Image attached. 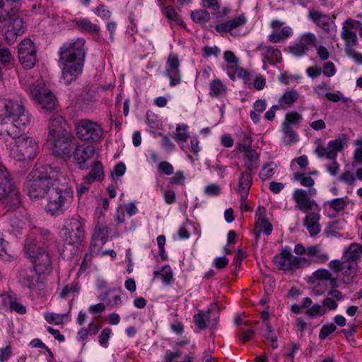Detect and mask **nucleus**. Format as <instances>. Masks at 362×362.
Here are the masks:
<instances>
[{
    "label": "nucleus",
    "mask_w": 362,
    "mask_h": 362,
    "mask_svg": "<svg viewBox=\"0 0 362 362\" xmlns=\"http://www.w3.org/2000/svg\"><path fill=\"white\" fill-rule=\"evenodd\" d=\"M6 118L11 119L12 124L6 134L1 135L5 139L11 156L18 160L34 158L37 148L36 141L30 136H20V130L28 127L31 121L21 95L0 99V122Z\"/></svg>",
    "instance_id": "f257e3e1"
},
{
    "label": "nucleus",
    "mask_w": 362,
    "mask_h": 362,
    "mask_svg": "<svg viewBox=\"0 0 362 362\" xmlns=\"http://www.w3.org/2000/svg\"><path fill=\"white\" fill-rule=\"evenodd\" d=\"M85 44V40L80 37L64 43L60 48L62 80L66 84L71 83L82 72L86 57Z\"/></svg>",
    "instance_id": "f03ea898"
},
{
    "label": "nucleus",
    "mask_w": 362,
    "mask_h": 362,
    "mask_svg": "<svg viewBox=\"0 0 362 362\" xmlns=\"http://www.w3.org/2000/svg\"><path fill=\"white\" fill-rule=\"evenodd\" d=\"M58 168L51 165H36L27 177L25 189L31 199H42L60 182Z\"/></svg>",
    "instance_id": "7ed1b4c3"
},
{
    "label": "nucleus",
    "mask_w": 362,
    "mask_h": 362,
    "mask_svg": "<svg viewBox=\"0 0 362 362\" xmlns=\"http://www.w3.org/2000/svg\"><path fill=\"white\" fill-rule=\"evenodd\" d=\"M86 237V221L80 217H71L64 221L62 228L64 242L62 253L73 256L79 250Z\"/></svg>",
    "instance_id": "20e7f679"
},
{
    "label": "nucleus",
    "mask_w": 362,
    "mask_h": 362,
    "mask_svg": "<svg viewBox=\"0 0 362 362\" xmlns=\"http://www.w3.org/2000/svg\"><path fill=\"white\" fill-rule=\"evenodd\" d=\"M71 189L64 184L57 182L48 195L46 211L52 215L64 213L72 201Z\"/></svg>",
    "instance_id": "39448f33"
},
{
    "label": "nucleus",
    "mask_w": 362,
    "mask_h": 362,
    "mask_svg": "<svg viewBox=\"0 0 362 362\" xmlns=\"http://www.w3.org/2000/svg\"><path fill=\"white\" fill-rule=\"evenodd\" d=\"M27 93L41 109L52 111L57 105V99L43 81L32 83L26 89Z\"/></svg>",
    "instance_id": "423d86ee"
},
{
    "label": "nucleus",
    "mask_w": 362,
    "mask_h": 362,
    "mask_svg": "<svg viewBox=\"0 0 362 362\" xmlns=\"http://www.w3.org/2000/svg\"><path fill=\"white\" fill-rule=\"evenodd\" d=\"M25 249L37 274H43L49 272L51 264L50 257L43 244L35 240L30 241L26 244Z\"/></svg>",
    "instance_id": "0eeeda50"
},
{
    "label": "nucleus",
    "mask_w": 362,
    "mask_h": 362,
    "mask_svg": "<svg viewBox=\"0 0 362 362\" xmlns=\"http://www.w3.org/2000/svg\"><path fill=\"white\" fill-rule=\"evenodd\" d=\"M77 137L83 141L96 143L103 136V129L96 121L83 119L76 123Z\"/></svg>",
    "instance_id": "6e6552de"
},
{
    "label": "nucleus",
    "mask_w": 362,
    "mask_h": 362,
    "mask_svg": "<svg viewBox=\"0 0 362 362\" xmlns=\"http://www.w3.org/2000/svg\"><path fill=\"white\" fill-rule=\"evenodd\" d=\"M273 262L278 269L286 272L310 265L306 258L293 255L288 247L283 248L279 254L274 256Z\"/></svg>",
    "instance_id": "1a4fd4ad"
},
{
    "label": "nucleus",
    "mask_w": 362,
    "mask_h": 362,
    "mask_svg": "<svg viewBox=\"0 0 362 362\" xmlns=\"http://www.w3.org/2000/svg\"><path fill=\"white\" fill-rule=\"evenodd\" d=\"M352 21H348L342 27L341 37L345 43V52L346 55L353 59L356 64L362 65V54L357 52L354 47L358 45V37L355 31H351L353 27Z\"/></svg>",
    "instance_id": "9d476101"
},
{
    "label": "nucleus",
    "mask_w": 362,
    "mask_h": 362,
    "mask_svg": "<svg viewBox=\"0 0 362 362\" xmlns=\"http://www.w3.org/2000/svg\"><path fill=\"white\" fill-rule=\"evenodd\" d=\"M73 136L71 132L47 137L53 154L60 157H68L71 151Z\"/></svg>",
    "instance_id": "9b49d317"
},
{
    "label": "nucleus",
    "mask_w": 362,
    "mask_h": 362,
    "mask_svg": "<svg viewBox=\"0 0 362 362\" xmlns=\"http://www.w3.org/2000/svg\"><path fill=\"white\" fill-rule=\"evenodd\" d=\"M9 198L13 204L20 203L18 191L15 187L10 173L4 166H0V200Z\"/></svg>",
    "instance_id": "f8f14e48"
},
{
    "label": "nucleus",
    "mask_w": 362,
    "mask_h": 362,
    "mask_svg": "<svg viewBox=\"0 0 362 362\" xmlns=\"http://www.w3.org/2000/svg\"><path fill=\"white\" fill-rule=\"evenodd\" d=\"M19 61L25 69L33 68L36 63V50L33 41L25 38L18 45Z\"/></svg>",
    "instance_id": "ddd939ff"
},
{
    "label": "nucleus",
    "mask_w": 362,
    "mask_h": 362,
    "mask_svg": "<svg viewBox=\"0 0 362 362\" xmlns=\"http://www.w3.org/2000/svg\"><path fill=\"white\" fill-rule=\"evenodd\" d=\"M272 33L268 35V40L271 43H279L284 42L293 35V28L286 25V23L279 20L274 19L270 23Z\"/></svg>",
    "instance_id": "4468645a"
},
{
    "label": "nucleus",
    "mask_w": 362,
    "mask_h": 362,
    "mask_svg": "<svg viewBox=\"0 0 362 362\" xmlns=\"http://www.w3.org/2000/svg\"><path fill=\"white\" fill-rule=\"evenodd\" d=\"M308 18L327 33L336 31L337 26L334 19L319 10L310 9L308 13Z\"/></svg>",
    "instance_id": "2eb2a0df"
},
{
    "label": "nucleus",
    "mask_w": 362,
    "mask_h": 362,
    "mask_svg": "<svg viewBox=\"0 0 362 362\" xmlns=\"http://www.w3.org/2000/svg\"><path fill=\"white\" fill-rule=\"evenodd\" d=\"M267 209L263 206H259L255 213V222L254 233L257 241L259 240L262 233L269 235L273 226L266 217Z\"/></svg>",
    "instance_id": "dca6fc26"
},
{
    "label": "nucleus",
    "mask_w": 362,
    "mask_h": 362,
    "mask_svg": "<svg viewBox=\"0 0 362 362\" xmlns=\"http://www.w3.org/2000/svg\"><path fill=\"white\" fill-rule=\"evenodd\" d=\"M257 50L262 52L264 69H266L267 65H275L280 63L282 60L281 52L279 49L274 47L267 45L262 42L257 47Z\"/></svg>",
    "instance_id": "f3484780"
},
{
    "label": "nucleus",
    "mask_w": 362,
    "mask_h": 362,
    "mask_svg": "<svg viewBox=\"0 0 362 362\" xmlns=\"http://www.w3.org/2000/svg\"><path fill=\"white\" fill-rule=\"evenodd\" d=\"M108 238V228L105 225L98 223L93 230L90 243V251L98 255L100 249L107 242Z\"/></svg>",
    "instance_id": "a211bd4d"
},
{
    "label": "nucleus",
    "mask_w": 362,
    "mask_h": 362,
    "mask_svg": "<svg viewBox=\"0 0 362 362\" xmlns=\"http://www.w3.org/2000/svg\"><path fill=\"white\" fill-rule=\"evenodd\" d=\"M70 131L68 128V124L65 119L58 115L53 114L49 119L48 122V136L47 137L56 135H60L65 133H69Z\"/></svg>",
    "instance_id": "6ab92c4d"
},
{
    "label": "nucleus",
    "mask_w": 362,
    "mask_h": 362,
    "mask_svg": "<svg viewBox=\"0 0 362 362\" xmlns=\"http://www.w3.org/2000/svg\"><path fill=\"white\" fill-rule=\"evenodd\" d=\"M293 198L296 204V207L302 211L308 212L312 210L314 206L317 207L316 202L307 197V192L304 189H296L293 192Z\"/></svg>",
    "instance_id": "aec40b11"
},
{
    "label": "nucleus",
    "mask_w": 362,
    "mask_h": 362,
    "mask_svg": "<svg viewBox=\"0 0 362 362\" xmlns=\"http://www.w3.org/2000/svg\"><path fill=\"white\" fill-rule=\"evenodd\" d=\"M23 33V20L21 18L12 19L7 25L5 38L8 43H13L17 36Z\"/></svg>",
    "instance_id": "412c9836"
},
{
    "label": "nucleus",
    "mask_w": 362,
    "mask_h": 362,
    "mask_svg": "<svg viewBox=\"0 0 362 362\" xmlns=\"http://www.w3.org/2000/svg\"><path fill=\"white\" fill-rule=\"evenodd\" d=\"M211 310L206 311L199 310V313L194 315V324L200 329H204L208 325L215 326L218 320L217 313L214 315L213 320H211Z\"/></svg>",
    "instance_id": "4be33fe9"
},
{
    "label": "nucleus",
    "mask_w": 362,
    "mask_h": 362,
    "mask_svg": "<svg viewBox=\"0 0 362 362\" xmlns=\"http://www.w3.org/2000/svg\"><path fill=\"white\" fill-rule=\"evenodd\" d=\"M320 219V215L319 212L313 211L308 213L303 220V226L312 237L317 235L321 231V226L319 223Z\"/></svg>",
    "instance_id": "5701e85b"
},
{
    "label": "nucleus",
    "mask_w": 362,
    "mask_h": 362,
    "mask_svg": "<svg viewBox=\"0 0 362 362\" xmlns=\"http://www.w3.org/2000/svg\"><path fill=\"white\" fill-rule=\"evenodd\" d=\"M2 303L8 305L11 310L19 314H25L26 308L18 300L16 295L12 292H8L1 296Z\"/></svg>",
    "instance_id": "b1692460"
},
{
    "label": "nucleus",
    "mask_w": 362,
    "mask_h": 362,
    "mask_svg": "<svg viewBox=\"0 0 362 362\" xmlns=\"http://www.w3.org/2000/svg\"><path fill=\"white\" fill-rule=\"evenodd\" d=\"M94 153L95 148L93 146H78L74 152V159L80 168H83L85 163L93 156Z\"/></svg>",
    "instance_id": "393cba45"
},
{
    "label": "nucleus",
    "mask_w": 362,
    "mask_h": 362,
    "mask_svg": "<svg viewBox=\"0 0 362 362\" xmlns=\"http://www.w3.org/2000/svg\"><path fill=\"white\" fill-rule=\"evenodd\" d=\"M244 167L249 171L252 172L258 165L259 160V153L252 148L244 147L243 151Z\"/></svg>",
    "instance_id": "a878e982"
},
{
    "label": "nucleus",
    "mask_w": 362,
    "mask_h": 362,
    "mask_svg": "<svg viewBox=\"0 0 362 362\" xmlns=\"http://www.w3.org/2000/svg\"><path fill=\"white\" fill-rule=\"evenodd\" d=\"M247 19L243 16H238L233 19L228 20L216 25V30L218 33L230 32L233 30L243 26Z\"/></svg>",
    "instance_id": "bb28decb"
},
{
    "label": "nucleus",
    "mask_w": 362,
    "mask_h": 362,
    "mask_svg": "<svg viewBox=\"0 0 362 362\" xmlns=\"http://www.w3.org/2000/svg\"><path fill=\"white\" fill-rule=\"evenodd\" d=\"M252 185V176L251 172H242L238 179L237 192L243 198L248 196Z\"/></svg>",
    "instance_id": "cd10ccee"
},
{
    "label": "nucleus",
    "mask_w": 362,
    "mask_h": 362,
    "mask_svg": "<svg viewBox=\"0 0 362 362\" xmlns=\"http://www.w3.org/2000/svg\"><path fill=\"white\" fill-rule=\"evenodd\" d=\"M73 23L83 33L94 34L99 33L100 30V28L98 24L93 23L86 18H75L73 20Z\"/></svg>",
    "instance_id": "c85d7f7f"
},
{
    "label": "nucleus",
    "mask_w": 362,
    "mask_h": 362,
    "mask_svg": "<svg viewBox=\"0 0 362 362\" xmlns=\"http://www.w3.org/2000/svg\"><path fill=\"white\" fill-rule=\"evenodd\" d=\"M307 255L313 259L315 263L322 264L326 262L329 257L318 245H312L307 248Z\"/></svg>",
    "instance_id": "c756f323"
},
{
    "label": "nucleus",
    "mask_w": 362,
    "mask_h": 362,
    "mask_svg": "<svg viewBox=\"0 0 362 362\" xmlns=\"http://www.w3.org/2000/svg\"><path fill=\"white\" fill-rule=\"evenodd\" d=\"M278 169V165L274 162L270 161L265 163L261 168L259 173V177L262 182L269 180L272 178Z\"/></svg>",
    "instance_id": "7c9ffc66"
},
{
    "label": "nucleus",
    "mask_w": 362,
    "mask_h": 362,
    "mask_svg": "<svg viewBox=\"0 0 362 362\" xmlns=\"http://www.w3.org/2000/svg\"><path fill=\"white\" fill-rule=\"evenodd\" d=\"M296 41L303 46L308 51L312 47H316L317 43L316 35L311 32L303 33L298 37Z\"/></svg>",
    "instance_id": "2f4dec72"
},
{
    "label": "nucleus",
    "mask_w": 362,
    "mask_h": 362,
    "mask_svg": "<svg viewBox=\"0 0 362 362\" xmlns=\"http://www.w3.org/2000/svg\"><path fill=\"white\" fill-rule=\"evenodd\" d=\"M281 129L283 132L282 140L284 144L292 145L298 141V134L291 127L281 124Z\"/></svg>",
    "instance_id": "473e14b6"
},
{
    "label": "nucleus",
    "mask_w": 362,
    "mask_h": 362,
    "mask_svg": "<svg viewBox=\"0 0 362 362\" xmlns=\"http://www.w3.org/2000/svg\"><path fill=\"white\" fill-rule=\"evenodd\" d=\"M299 97V95L296 90H288L284 93V95L279 100V106L281 108H286L296 103Z\"/></svg>",
    "instance_id": "72a5a7b5"
},
{
    "label": "nucleus",
    "mask_w": 362,
    "mask_h": 362,
    "mask_svg": "<svg viewBox=\"0 0 362 362\" xmlns=\"http://www.w3.org/2000/svg\"><path fill=\"white\" fill-rule=\"evenodd\" d=\"M227 93V88L219 79H214L209 84V94L213 97H222Z\"/></svg>",
    "instance_id": "f704fd0d"
},
{
    "label": "nucleus",
    "mask_w": 362,
    "mask_h": 362,
    "mask_svg": "<svg viewBox=\"0 0 362 362\" xmlns=\"http://www.w3.org/2000/svg\"><path fill=\"white\" fill-rule=\"evenodd\" d=\"M327 148V158L334 160L337 153L343 150L344 146L341 139H335L329 141Z\"/></svg>",
    "instance_id": "c9c22d12"
},
{
    "label": "nucleus",
    "mask_w": 362,
    "mask_h": 362,
    "mask_svg": "<svg viewBox=\"0 0 362 362\" xmlns=\"http://www.w3.org/2000/svg\"><path fill=\"white\" fill-rule=\"evenodd\" d=\"M153 275L155 277L160 278L165 285H169L173 276L171 268L168 265L163 266L160 270L155 271Z\"/></svg>",
    "instance_id": "e433bc0d"
},
{
    "label": "nucleus",
    "mask_w": 362,
    "mask_h": 362,
    "mask_svg": "<svg viewBox=\"0 0 362 362\" xmlns=\"http://www.w3.org/2000/svg\"><path fill=\"white\" fill-rule=\"evenodd\" d=\"M44 317L48 323L59 325L63 324L64 321H67L69 316L66 313L57 314L54 313L47 312L45 313Z\"/></svg>",
    "instance_id": "4c0bfd02"
},
{
    "label": "nucleus",
    "mask_w": 362,
    "mask_h": 362,
    "mask_svg": "<svg viewBox=\"0 0 362 362\" xmlns=\"http://www.w3.org/2000/svg\"><path fill=\"white\" fill-rule=\"evenodd\" d=\"M348 204V197H340L333 199L325 203V206H328L330 209H333L335 212L342 211Z\"/></svg>",
    "instance_id": "58836bf2"
},
{
    "label": "nucleus",
    "mask_w": 362,
    "mask_h": 362,
    "mask_svg": "<svg viewBox=\"0 0 362 362\" xmlns=\"http://www.w3.org/2000/svg\"><path fill=\"white\" fill-rule=\"evenodd\" d=\"M360 257L359 244L351 243L349 247L346 249L344 254V259L349 261H356Z\"/></svg>",
    "instance_id": "ea45409f"
},
{
    "label": "nucleus",
    "mask_w": 362,
    "mask_h": 362,
    "mask_svg": "<svg viewBox=\"0 0 362 362\" xmlns=\"http://www.w3.org/2000/svg\"><path fill=\"white\" fill-rule=\"evenodd\" d=\"M13 14V9L7 0H0V22L7 21Z\"/></svg>",
    "instance_id": "a19ab883"
},
{
    "label": "nucleus",
    "mask_w": 362,
    "mask_h": 362,
    "mask_svg": "<svg viewBox=\"0 0 362 362\" xmlns=\"http://www.w3.org/2000/svg\"><path fill=\"white\" fill-rule=\"evenodd\" d=\"M188 126L178 124L176 127L175 140L177 142H186L189 138Z\"/></svg>",
    "instance_id": "79ce46f5"
},
{
    "label": "nucleus",
    "mask_w": 362,
    "mask_h": 362,
    "mask_svg": "<svg viewBox=\"0 0 362 362\" xmlns=\"http://www.w3.org/2000/svg\"><path fill=\"white\" fill-rule=\"evenodd\" d=\"M326 313V308L320 304H314L306 310V315L314 318L324 315Z\"/></svg>",
    "instance_id": "37998d69"
},
{
    "label": "nucleus",
    "mask_w": 362,
    "mask_h": 362,
    "mask_svg": "<svg viewBox=\"0 0 362 362\" xmlns=\"http://www.w3.org/2000/svg\"><path fill=\"white\" fill-rule=\"evenodd\" d=\"M302 120V116L297 112H291L286 115L285 119L282 124L291 127V125H298Z\"/></svg>",
    "instance_id": "c03bdc74"
},
{
    "label": "nucleus",
    "mask_w": 362,
    "mask_h": 362,
    "mask_svg": "<svg viewBox=\"0 0 362 362\" xmlns=\"http://www.w3.org/2000/svg\"><path fill=\"white\" fill-rule=\"evenodd\" d=\"M313 276L315 279L319 280L329 281L334 286L336 284V279L332 277L330 272L325 269H320L313 273Z\"/></svg>",
    "instance_id": "a18cd8bd"
},
{
    "label": "nucleus",
    "mask_w": 362,
    "mask_h": 362,
    "mask_svg": "<svg viewBox=\"0 0 362 362\" xmlns=\"http://www.w3.org/2000/svg\"><path fill=\"white\" fill-rule=\"evenodd\" d=\"M191 16L193 21L197 23H204L210 20V14L205 9L192 11Z\"/></svg>",
    "instance_id": "49530a36"
},
{
    "label": "nucleus",
    "mask_w": 362,
    "mask_h": 362,
    "mask_svg": "<svg viewBox=\"0 0 362 362\" xmlns=\"http://www.w3.org/2000/svg\"><path fill=\"white\" fill-rule=\"evenodd\" d=\"M358 269V264L356 261H349L346 259H344L343 261V267L342 271L344 274L346 276H353L354 275Z\"/></svg>",
    "instance_id": "de8ad7c7"
},
{
    "label": "nucleus",
    "mask_w": 362,
    "mask_h": 362,
    "mask_svg": "<svg viewBox=\"0 0 362 362\" xmlns=\"http://www.w3.org/2000/svg\"><path fill=\"white\" fill-rule=\"evenodd\" d=\"M288 52L296 57H301L308 52L303 46L300 45L297 41L293 42L288 47Z\"/></svg>",
    "instance_id": "09e8293b"
},
{
    "label": "nucleus",
    "mask_w": 362,
    "mask_h": 362,
    "mask_svg": "<svg viewBox=\"0 0 362 362\" xmlns=\"http://www.w3.org/2000/svg\"><path fill=\"white\" fill-rule=\"evenodd\" d=\"M112 331L110 328H104L98 337L99 344L104 348L109 346V339L111 337Z\"/></svg>",
    "instance_id": "8fccbe9b"
},
{
    "label": "nucleus",
    "mask_w": 362,
    "mask_h": 362,
    "mask_svg": "<svg viewBox=\"0 0 362 362\" xmlns=\"http://www.w3.org/2000/svg\"><path fill=\"white\" fill-rule=\"evenodd\" d=\"M294 180L299 182L303 186L311 187L314 185L315 181L310 177L303 173H295L293 175Z\"/></svg>",
    "instance_id": "3c124183"
},
{
    "label": "nucleus",
    "mask_w": 362,
    "mask_h": 362,
    "mask_svg": "<svg viewBox=\"0 0 362 362\" xmlns=\"http://www.w3.org/2000/svg\"><path fill=\"white\" fill-rule=\"evenodd\" d=\"M79 290V287L76 283H71V284H68L64 286L60 293L59 296L62 298H66L70 296L71 294L78 292Z\"/></svg>",
    "instance_id": "603ef678"
},
{
    "label": "nucleus",
    "mask_w": 362,
    "mask_h": 362,
    "mask_svg": "<svg viewBox=\"0 0 362 362\" xmlns=\"http://www.w3.org/2000/svg\"><path fill=\"white\" fill-rule=\"evenodd\" d=\"M8 243L4 240L1 233L0 232V257L4 261H11L13 257L7 252Z\"/></svg>",
    "instance_id": "864d4df0"
},
{
    "label": "nucleus",
    "mask_w": 362,
    "mask_h": 362,
    "mask_svg": "<svg viewBox=\"0 0 362 362\" xmlns=\"http://www.w3.org/2000/svg\"><path fill=\"white\" fill-rule=\"evenodd\" d=\"M240 137L242 142L237 144V148L239 151H243L244 147L251 148L252 138L248 134L241 131L240 133Z\"/></svg>",
    "instance_id": "5fc2aeb1"
},
{
    "label": "nucleus",
    "mask_w": 362,
    "mask_h": 362,
    "mask_svg": "<svg viewBox=\"0 0 362 362\" xmlns=\"http://www.w3.org/2000/svg\"><path fill=\"white\" fill-rule=\"evenodd\" d=\"M166 75L170 79V84L175 86L180 83L181 74L179 70H167Z\"/></svg>",
    "instance_id": "6e6d98bb"
},
{
    "label": "nucleus",
    "mask_w": 362,
    "mask_h": 362,
    "mask_svg": "<svg viewBox=\"0 0 362 362\" xmlns=\"http://www.w3.org/2000/svg\"><path fill=\"white\" fill-rule=\"evenodd\" d=\"M21 281L22 284L29 288H33L35 286V279L26 274L25 272L21 273Z\"/></svg>",
    "instance_id": "4d7b16f0"
},
{
    "label": "nucleus",
    "mask_w": 362,
    "mask_h": 362,
    "mask_svg": "<svg viewBox=\"0 0 362 362\" xmlns=\"http://www.w3.org/2000/svg\"><path fill=\"white\" fill-rule=\"evenodd\" d=\"M223 59L232 68L238 66L239 59L231 51H226L223 53Z\"/></svg>",
    "instance_id": "13d9d810"
},
{
    "label": "nucleus",
    "mask_w": 362,
    "mask_h": 362,
    "mask_svg": "<svg viewBox=\"0 0 362 362\" xmlns=\"http://www.w3.org/2000/svg\"><path fill=\"white\" fill-rule=\"evenodd\" d=\"M337 329V327L333 323L327 324L322 326L321 328L319 337L321 339H325L327 336H329L330 334L335 332Z\"/></svg>",
    "instance_id": "bf43d9fd"
},
{
    "label": "nucleus",
    "mask_w": 362,
    "mask_h": 362,
    "mask_svg": "<svg viewBox=\"0 0 362 362\" xmlns=\"http://www.w3.org/2000/svg\"><path fill=\"white\" fill-rule=\"evenodd\" d=\"M13 60L10 50L7 47H0V63L8 64Z\"/></svg>",
    "instance_id": "052dcab7"
},
{
    "label": "nucleus",
    "mask_w": 362,
    "mask_h": 362,
    "mask_svg": "<svg viewBox=\"0 0 362 362\" xmlns=\"http://www.w3.org/2000/svg\"><path fill=\"white\" fill-rule=\"evenodd\" d=\"M264 327H265L266 337L268 339H271L272 347L273 349H276L278 346L277 339H276V337L274 334V331H273L272 327L270 326V325L268 322L264 323Z\"/></svg>",
    "instance_id": "680f3d73"
},
{
    "label": "nucleus",
    "mask_w": 362,
    "mask_h": 362,
    "mask_svg": "<svg viewBox=\"0 0 362 362\" xmlns=\"http://www.w3.org/2000/svg\"><path fill=\"white\" fill-rule=\"evenodd\" d=\"M202 52L204 57H209L211 56L217 57L221 54V49L216 46H205L202 48Z\"/></svg>",
    "instance_id": "e2e57ef3"
},
{
    "label": "nucleus",
    "mask_w": 362,
    "mask_h": 362,
    "mask_svg": "<svg viewBox=\"0 0 362 362\" xmlns=\"http://www.w3.org/2000/svg\"><path fill=\"white\" fill-rule=\"evenodd\" d=\"M167 64L168 66L167 70H179L180 60L176 54H170L168 56Z\"/></svg>",
    "instance_id": "0e129e2a"
},
{
    "label": "nucleus",
    "mask_w": 362,
    "mask_h": 362,
    "mask_svg": "<svg viewBox=\"0 0 362 362\" xmlns=\"http://www.w3.org/2000/svg\"><path fill=\"white\" fill-rule=\"evenodd\" d=\"M185 176L182 171H177L173 177L170 179V184L177 185V186H182L185 185Z\"/></svg>",
    "instance_id": "69168bd1"
},
{
    "label": "nucleus",
    "mask_w": 362,
    "mask_h": 362,
    "mask_svg": "<svg viewBox=\"0 0 362 362\" xmlns=\"http://www.w3.org/2000/svg\"><path fill=\"white\" fill-rule=\"evenodd\" d=\"M125 171V165L122 162L118 163L113 168L111 173V176L112 179H115L116 177H120L124 174Z\"/></svg>",
    "instance_id": "338daca9"
},
{
    "label": "nucleus",
    "mask_w": 362,
    "mask_h": 362,
    "mask_svg": "<svg viewBox=\"0 0 362 362\" xmlns=\"http://www.w3.org/2000/svg\"><path fill=\"white\" fill-rule=\"evenodd\" d=\"M90 173L97 178L98 180H100L103 177V168L100 162H95L91 169Z\"/></svg>",
    "instance_id": "774afa93"
}]
</instances>
